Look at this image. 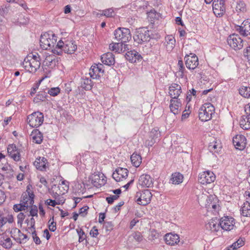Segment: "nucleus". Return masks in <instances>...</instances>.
Listing matches in <instances>:
<instances>
[{
	"label": "nucleus",
	"mask_w": 250,
	"mask_h": 250,
	"mask_svg": "<svg viewBox=\"0 0 250 250\" xmlns=\"http://www.w3.org/2000/svg\"><path fill=\"white\" fill-rule=\"evenodd\" d=\"M56 37L54 34L46 32L41 36L40 46L43 49H52L53 50V48L56 44Z\"/></svg>",
	"instance_id": "f257e3e1"
},
{
	"label": "nucleus",
	"mask_w": 250,
	"mask_h": 250,
	"mask_svg": "<svg viewBox=\"0 0 250 250\" xmlns=\"http://www.w3.org/2000/svg\"><path fill=\"white\" fill-rule=\"evenodd\" d=\"M214 112L215 108L213 105L209 103H207L200 108L198 117L202 122L208 121L212 118V116Z\"/></svg>",
	"instance_id": "f03ea898"
},
{
	"label": "nucleus",
	"mask_w": 250,
	"mask_h": 250,
	"mask_svg": "<svg viewBox=\"0 0 250 250\" xmlns=\"http://www.w3.org/2000/svg\"><path fill=\"white\" fill-rule=\"evenodd\" d=\"M151 31L147 27H143L137 29L133 36L134 40L139 44L149 42L151 38Z\"/></svg>",
	"instance_id": "7ed1b4c3"
},
{
	"label": "nucleus",
	"mask_w": 250,
	"mask_h": 250,
	"mask_svg": "<svg viewBox=\"0 0 250 250\" xmlns=\"http://www.w3.org/2000/svg\"><path fill=\"white\" fill-rule=\"evenodd\" d=\"M115 39L123 43L129 41L131 38L130 31L128 28L119 27L114 32Z\"/></svg>",
	"instance_id": "20e7f679"
},
{
	"label": "nucleus",
	"mask_w": 250,
	"mask_h": 250,
	"mask_svg": "<svg viewBox=\"0 0 250 250\" xmlns=\"http://www.w3.org/2000/svg\"><path fill=\"white\" fill-rule=\"evenodd\" d=\"M27 120L31 127L37 128L42 124L44 121V115L41 112H34L28 116Z\"/></svg>",
	"instance_id": "39448f33"
},
{
	"label": "nucleus",
	"mask_w": 250,
	"mask_h": 250,
	"mask_svg": "<svg viewBox=\"0 0 250 250\" xmlns=\"http://www.w3.org/2000/svg\"><path fill=\"white\" fill-rule=\"evenodd\" d=\"M41 62L33 58H30V56H27L22 62V66L25 69L30 73H35L40 68Z\"/></svg>",
	"instance_id": "423d86ee"
},
{
	"label": "nucleus",
	"mask_w": 250,
	"mask_h": 250,
	"mask_svg": "<svg viewBox=\"0 0 250 250\" xmlns=\"http://www.w3.org/2000/svg\"><path fill=\"white\" fill-rule=\"evenodd\" d=\"M56 48L61 49L65 53L71 54L76 50L77 45L73 41H66L63 42L60 40L57 42Z\"/></svg>",
	"instance_id": "0eeeda50"
},
{
	"label": "nucleus",
	"mask_w": 250,
	"mask_h": 250,
	"mask_svg": "<svg viewBox=\"0 0 250 250\" xmlns=\"http://www.w3.org/2000/svg\"><path fill=\"white\" fill-rule=\"evenodd\" d=\"M151 192L148 190H144L136 193L135 201L140 205L146 206L149 204L152 197Z\"/></svg>",
	"instance_id": "6e6552de"
},
{
	"label": "nucleus",
	"mask_w": 250,
	"mask_h": 250,
	"mask_svg": "<svg viewBox=\"0 0 250 250\" xmlns=\"http://www.w3.org/2000/svg\"><path fill=\"white\" fill-rule=\"evenodd\" d=\"M228 44L235 50L242 49L243 47V41L238 34H232L227 39Z\"/></svg>",
	"instance_id": "1a4fd4ad"
},
{
	"label": "nucleus",
	"mask_w": 250,
	"mask_h": 250,
	"mask_svg": "<svg viewBox=\"0 0 250 250\" xmlns=\"http://www.w3.org/2000/svg\"><path fill=\"white\" fill-rule=\"evenodd\" d=\"M216 176L213 172L208 170L199 174L198 181L202 185H207L214 182Z\"/></svg>",
	"instance_id": "9d476101"
},
{
	"label": "nucleus",
	"mask_w": 250,
	"mask_h": 250,
	"mask_svg": "<svg viewBox=\"0 0 250 250\" xmlns=\"http://www.w3.org/2000/svg\"><path fill=\"white\" fill-rule=\"evenodd\" d=\"M212 9L214 14L217 17H221L226 11L224 0H214L212 3Z\"/></svg>",
	"instance_id": "9b49d317"
},
{
	"label": "nucleus",
	"mask_w": 250,
	"mask_h": 250,
	"mask_svg": "<svg viewBox=\"0 0 250 250\" xmlns=\"http://www.w3.org/2000/svg\"><path fill=\"white\" fill-rule=\"evenodd\" d=\"M184 60L186 67L189 69L194 70L199 64L198 58L195 54H186Z\"/></svg>",
	"instance_id": "f8f14e48"
},
{
	"label": "nucleus",
	"mask_w": 250,
	"mask_h": 250,
	"mask_svg": "<svg viewBox=\"0 0 250 250\" xmlns=\"http://www.w3.org/2000/svg\"><path fill=\"white\" fill-rule=\"evenodd\" d=\"M235 224L234 219L232 217L224 216L220 219L219 225L222 229L226 231H229L233 229Z\"/></svg>",
	"instance_id": "ddd939ff"
},
{
	"label": "nucleus",
	"mask_w": 250,
	"mask_h": 250,
	"mask_svg": "<svg viewBox=\"0 0 250 250\" xmlns=\"http://www.w3.org/2000/svg\"><path fill=\"white\" fill-rule=\"evenodd\" d=\"M236 30L241 35L250 39V20H245L241 25L237 26Z\"/></svg>",
	"instance_id": "4468645a"
},
{
	"label": "nucleus",
	"mask_w": 250,
	"mask_h": 250,
	"mask_svg": "<svg viewBox=\"0 0 250 250\" xmlns=\"http://www.w3.org/2000/svg\"><path fill=\"white\" fill-rule=\"evenodd\" d=\"M27 188L26 191L22 194L21 202L28 207L31 206L34 203V194L30 190L28 186Z\"/></svg>",
	"instance_id": "2eb2a0df"
},
{
	"label": "nucleus",
	"mask_w": 250,
	"mask_h": 250,
	"mask_svg": "<svg viewBox=\"0 0 250 250\" xmlns=\"http://www.w3.org/2000/svg\"><path fill=\"white\" fill-rule=\"evenodd\" d=\"M7 152L9 156L15 161L18 162L21 160V151L18 149L16 145L10 144L7 147Z\"/></svg>",
	"instance_id": "dca6fc26"
},
{
	"label": "nucleus",
	"mask_w": 250,
	"mask_h": 250,
	"mask_svg": "<svg viewBox=\"0 0 250 250\" xmlns=\"http://www.w3.org/2000/svg\"><path fill=\"white\" fill-rule=\"evenodd\" d=\"M247 139L243 135H236L233 138L232 143L237 149L243 150L246 145Z\"/></svg>",
	"instance_id": "f3484780"
},
{
	"label": "nucleus",
	"mask_w": 250,
	"mask_h": 250,
	"mask_svg": "<svg viewBox=\"0 0 250 250\" xmlns=\"http://www.w3.org/2000/svg\"><path fill=\"white\" fill-rule=\"evenodd\" d=\"M125 59L131 63L141 61L143 58L137 51L135 50L127 51L125 55Z\"/></svg>",
	"instance_id": "a211bd4d"
},
{
	"label": "nucleus",
	"mask_w": 250,
	"mask_h": 250,
	"mask_svg": "<svg viewBox=\"0 0 250 250\" xmlns=\"http://www.w3.org/2000/svg\"><path fill=\"white\" fill-rule=\"evenodd\" d=\"M103 67L104 66L101 63L95 64V65H92L89 73L90 78L94 79H97L98 77H99V73L100 72L103 73L104 72Z\"/></svg>",
	"instance_id": "6ab92c4d"
},
{
	"label": "nucleus",
	"mask_w": 250,
	"mask_h": 250,
	"mask_svg": "<svg viewBox=\"0 0 250 250\" xmlns=\"http://www.w3.org/2000/svg\"><path fill=\"white\" fill-rule=\"evenodd\" d=\"M181 92V87L177 83H172L169 87V94L171 99H178Z\"/></svg>",
	"instance_id": "aec40b11"
},
{
	"label": "nucleus",
	"mask_w": 250,
	"mask_h": 250,
	"mask_svg": "<svg viewBox=\"0 0 250 250\" xmlns=\"http://www.w3.org/2000/svg\"><path fill=\"white\" fill-rule=\"evenodd\" d=\"M139 183L142 187L150 188L153 186L152 179L149 175L143 174L139 179Z\"/></svg>",
	"instance_id": "412c9836"
},
{
	"label": "nucleus",
	"mask_w": 250,
	"mask_h": 250,
	"mask_svg": "<svg viewBox=\"0 0 250 250\" xmlns=\"http://www.w3.org/2000/svg\"><path fill=\"white\" fill-rule=\"evenodd\" d=\"M170 103L169 108L171 112L174 115L179 114L180 112V107L182 105L180 99H171Z\"/></svg>",
	"instance_id": "4be33fe9"
},
{
	"label": "nucleus",
	"mask_w": 250,
	"mask_h": 250,
	"mask_svg": "<svg viewBox=\"0 0 250 250\" xmlns=\"http://www.w3.org/2000/svg\"><path fill=\"white\" fill-rule=\"evenodd\" d=\"M102 62L108 66H111L115 63L114 55L111 52H107L101 56Z\"/></svg>",
	"instance_id": "5701e85b"
},
{
	"label": "nucleus",
	"mask_w": 250,
	"mask_h": 250,
	"mask_svg": "<svg viewBox=\"0 0 250 250\" xmlns=\"http://www.w3.org/2000/svg\"><path fill=\"white\" fill-rule=\"evenodd\" d=\"M179 239L180 237L177 234L167 233L165 236L166 243L171 246L174 245L179 242Z\"/></svg>",
	"instance_id": "b1692460"
},
{
	"label": "nucleus",
	"mask_w": 250,
	"mask_h": 250,
	"mask_svg": "<svg viewBox=\"0 0 250 250\" xmlns=\"http://www.w3.org/2000/svg\"><path fill=\"white\" fill-rule=\"evenodd\" d=\"M127 45L121 42H112L109 45V49L118 53H121L125 49V46Z\"/></svg>",
	"instance_id": "393cba45"
},
{
	"label": "nucleus",
	"mask_w": 250,
	"mask_h": 250,
	"mask_svg": "<svg viewBox=\"0 0 250 250\" xmlns=\"http://www.w3.org/2000/svg\"><path fill=\"white\" fill-rule=\"evenodd\" d=\"M47 159L44 157L37 158L34 164L36 167L41 171H44L46 168Z\"/></svg>",
	"instance_id": "a878e982"
},
{
	"label": "nucleus",
	"mask_w": 250,
	"mask_h": 250,
	"mask_svg": "<svg viewBox=\"0 0 250 250\" xmlns=\"http://www.w3.org/2000/svg\"><path fill=\"white\" fill-rule=\"evenodd\" d=\"M13 242L10 238L7 236L3 235L0 237V246L3 248L9 249L12 248Z\"/></svg>",
	"instance_id": "bb28decb"
},
{
	"label": "nucleus",
	"mask_w": 250,
	"mask_h": 250,
	"mask_svg": "<svg viewBox=\"0 0 250 250\" xmlns=\"http://www.w3.org/2000/svg\"><path fill=\"white\" fill-rule=\"evenodd\" d=\"M240 125L244 130L250 129V114H246L241 117Z\"/></svg>",
	"instance_id": "cd10ccee"
},
{
	"label": "nucleus",
	"mask_w": 250,
	"mask_h": 250,
	"mask_svg": "<svg viewBox=\"0 0 250 250\" xmlns=\"http://www.w3.org/2000/svg\"><path fill=\"white\" fill-rule=\"evenodd\" d=\"M93 83L91 79L86 76H83L81 79V86L82 88L85 90L91 89Z\"/></svg>",
	"instance_id": "c85d7f7f"
},
{
	"label": "nucleus",
	"mask_w": 250,
	"mask_h": 250,
	"mask_svg": "<svg viewBox=\"0 0 250 250\" xmlns=\"http://www.w3.org/2000/svg\"><path fill=\"white\" fill-rule=\"evenodd\" d=\"M207 229H210L213 231H217L220 227L219 222L217 218L212 219L207 225Z\"/></svg>",
	"instance_id": "c756f323"
},
{
	"label": "nucleus",
	"mask_w": 250,
	"mask_h": 250,
	"mask_svg": "<svg viewBox=\"0 0 250 250\" xmlns=\"http://www.w3.org/2000/svg\"><path fill=\"white\" fill-rule=\"evenodd\" d=\"M1 169L4 172L5 176L8 179L14 177V170L11 166L8 163L4 165Z\"/></svg>",
	"instance_id": "7c9ffc66"
},
{
	"label": "nucleus",
	"mask_w": 250,
	"mask_h": 250,
	"mask_svg": "<svg viewBox=\"0 0 250 250\" xmlns=\"http://www.w3.org/2000/svg\"><path fill=\"white\" fill-rule=\"evenodd\" d=\"M31 136L32 137L33 141L38 144L42 143L43 139V136L41 132L38 129H34L32 131Z\"/></svg>",
	"instance_id": "2f4dec72"
},
{
	"label": "nucleus",
	"mask_w": 250,
	"mask_h": 250,
	"mask_svg": "<svg viewBox=\"0 0 250 250\" xmlns=\"http://www.w3.org/2000/svg\"><path fill=\"white\" fill-rule=\"evenodd\" d=\"M183 180V176L179 172H175L172 174L170 182L175 185L181 183Z\"/></svg>",
	"instance_id": "473e14b6"
},
{
	"label": "nucleus",
	"mask_w": 250,
	"mask_h": 250,
	"mask_svg": "<svg viewBox=\"0 0 250 250\" xmlns=\"http://www.w3.org/2000/svg\"><path fill=\"white\" fill-rule=\"evenodd\" d=\"M131 163L133 166L138 167L142 163V157L139 154L134 152L130 156Z\"/></svg>",
	"instance_id": "72a5a7b5"
},
{
	"label": "nucleus",
	"mask_w": 250,
	"mask_h": 250,
	"mask_svg": "<svg viewBox=\"0 0 250 250\" xmlns=\"http://www.w3.org/2000/svg\"><path fill=\"white\" fill-rule=\"evenodd\" d=\"M166 48L167 51H171L175 47L176 41L172 35H167L166 37Z\"/></svg>",
	"instance_id": "f704fd0d"
},
{
	"label": "nucleus",
	"mask_w": 250,
	"mask_h": 250,
	"mask_svg": "<svg viewBox=\"0 0 250 250\" xmlns=\"http://www.w3.org/2000/svg\"><path fill=\"white\" fill-rule=\"evenodd\" d=\"M241 214L245 217H250V203L247 201L244 203L241 207Z\"/></svg>",
	"instance_id": "c9c22d12"
},
{
	"label": "nucleus",
	"mask_w": 250,
	"mask_h": 250,
	"mask_svg": "<svg viewBox=\"0 0 250 250\" xmlns=\"http://www.w3.org/2000/svg\"><path fill=\"white\" fill-rule=\"evenodd\" d=\"M239 93L243 97L247 98L250 97V87L241 86L239 89Z\"/></svg>",
	"instance_id": "e433bc0d"
},
{
	"label": "nucleus",
	"mask_w": 250,
	"mask_h": 250,
	"mask_svg": "<svg viewBox=\"0 0 250 250\" xmlns=\"http://www.w3.org/2000/svg\"><path fill=\"white\" fill-rule=\"evenodd\" d=\"M208 149L210 151L218 152L221 148L220 144L216 141L210 143L208 145Z\"/></svg>",
	"instance_id": "4c0bfd02"
},
{
	"label": "nucleus",
	"mask_w": 250,
	"mask_h": 250,
	"mask_svg": "<svg viewBox=\"0 0 250 250\" xmlns=\"http://www.w3.org/2000/svg\"><path fill=\"white\" fill-rule=\"evenodd\" d=\"M116 13L114 11L112 8H108L102 11V13L100 14V16H104L107 18L113 17L115 16Z\"/></svg>",
	"instance_id": "58836bf2"
},
{
	"label": "nucleus",
	"mask_w": 250,
	"mask_h": 250,
	"mask_svg": "<svg viewBox=\"0 0 250 250\" xmlns=\"http://www.w3.org/2000/svg\"><path fill=\"white\" fill-rule=\"evenodd\" d=\"M160 132L157 128L152 129L150 133V138L156 140V142L160 139Z\"/></svg>",
	"instance_id": "ea45409f"
},
{
	"label": "nucleus",
	"mask_w": 250,
	"mask_h": 250,
	"mask_svg": "<svg viewBox=\"0 0 250 250\" xmlns=\"http://www.w3.org/2000/svg\"><path fill=\"white\" fill-rule=\"evenodd\" d=\"M47 96V93L44 92H39L34 98V102L38 103L40 101H44Z\"/></svg>",
	"instance_id": "a19ab883"
},
{
	"label": "nucleus",
	"mask_w": 250,
	"mask_h": 250,
	"mask_svg": "<svg viewBox=\"0 0 250 250\" xmlns=\"http://www.w3.org/2000/svg\"><path fill=\"white\" fill-rule=\"evenodd\" d=\"M68 184V182L66 180H62L61 181V183L59 184L57 188H59V189H60L61 188H62L63 191H61L59 192L60 194H63L65 193V192L67 191V190L69 189V186Z\"/></svg>",
	"instance_id": "79ce46f5"
},
{
	"label": "nucleus",
	"mask_w": 250,
	"mask_h": 250,
	"mask_svg": "<svg viewBox=\"0 0 250 250\" xmlns=\"http://www.w3.org/2000/svg\"><path fill=\"white\" fill-rule=\"evenodd\" d=\"M116 171L119 173L120 177H121V179L123 178H126L128 176V171L126 168L118 167L116 169Z\"/></svg>",
	"instance_id": "37998d69"
},
{
	"label": "nucleus",
	"mask_w": 250,
	"mask_h": 250,
	"mask_svg": "<svg viewBox=\"0 0 250 250\" xmlns=\"http://www.w3.org/2000/svg\"><path fill=\"white\" fill-rule=\"evenodd\" d=\"M236 10L237 12H244L246 11V5L245 2L243 1L240 0L237 2V5L236 6Z\"/></svg>",
	"instance_id": "c03bdc74"
},
{
	"label": "nucleus",
	"mask_w": 250,
	"mask_h": 250,
	"mask_svg": "<svg viewBox=\"0 0 250 250\" xmlns=\"http://www.w3.org/2000/svg\"><path fill=\"white\" fill-rule=\"evenodd\" d=\"M28 207L25 205L24 204H22L21 202L20 204H16L14 205L13 209L16 212H18L20 211L25 210L27 209Z\"/></svg>",
	"instance_id": "a18cd8bd"
},
{
	"label": "nucleus",
	"mask_w": 250,
	"mask_h": 250,
	"mask_svg": "<svg viewBox=\"0 0 250 250\" xmlns=\"http://www.w3.org/2000/svg\"><path fill=\"white\" fill-rule=\"evenodd\" d=\"M60 92V89L58 87H53L48 91V93L52 96H56Z\"/></svg>",
	"instance_id": "49530a36"
},
{
	"label": "nucleus",
	"mask_w": 250,
	"mask_h": 250,
	"mask_svg": "<svg viewBox=\"0 0 250 250\" xmlns=\"http://www.w3.org/2000/svg\"><path fill=\"white\" fill-rule=\"evenodd\" d=\"M48 228L51 231L54 232L56 229V223L54 221V217H52L48 221Z\"/></svg>",
	"instance_id": "de8ad7c7"
},
{
	"label": "nucleus",
	"mask_w": 250,
	"mask_h": 250,
	"mask_svg": "<svg viewBox=\"0 0 250 250\" xmlns=\"http://www.w3.org/2000/svg\"><path fill=\"white\" fill-rule=\"evenodd\" d=\"M158 15V14L154 10H151L148 13V18L149 20L152 21H154V19L157 18V16Z\"/></svg>",
	"instance_id": "09e8293b"
},
{
	"label": "nucleus",
	"mask_w": 250,
	"mask_h": 250,
	"mask_svg": "<svg viewBox=\"0 0 250 250\" xmlns=\"http://www.w3.org/2000/svg\"><path fill=\"white\" fill-rule=\"evenodd\" d=\"M133 238L138 242H140L143 240V237L141 232L137 231L132 234Z\"/></svg>",
	"instance_id": "8fccbe9b"
},
{
	"label": "nucleus",
	"mask_w": 250,
	"mask_h": 250,
	"mask_svg": "<svg viewBox=\"0 0 250 250\" xmlns=\"http://www.w3.org/2000/svg\"><path fill=\"white\" fill-rule=\"evenodd\" d=\"M244 244V242L242 240H238L237 241L234 243L231 246V248L237 250L238 248L242 247Z\"/></svg>",
	"instance_id": "3c124183"
},
{
	"label": "nucleus",
	"mask_w": 250,
	"mask_h": 250,
	"mask_svg": "<svg viewBox=\"0 0 250 250\" xmlns=\"http://www.w3.org/2000/svg\"><path fill=\"white\" fill-rule=\"evenodd\" d=\"M219 205L216 203H212L211 202L210 203L208 202V209L211 208L214 211H216L219 210Z\"/></svg>",
	"instance_id": "603ef678"
},
{
	"label": "nucleus",
	"mask_w": 250,
	"mask_h": 250,
	"mask_svg": "<svg viewBox=\"0 0 250 250\" xmlns=\"http://www.w3.org/2000/svg\"><path fill=\"white\" fill-rule=\"evenodd\" d=\"M76 231L79 235V242L81 243L84 239V238H83V236L85 235V232L82 229H77Z\"/></svg>",
	"instance_id": "864d4df0"
},
{
	"label": "nucleus",
	"mask_w": 250,
	"mask_h": 250,
	"mask_svg": "<svg viewBox=\"0 0 250 250\" xmlns=\"http://www.w3.org/2000/svg\"><path fill=\"white\" fill-rule=\"evenodd\" d=\"M18 239L20 240L19 242L20 243H25L28 239L27 235L24 234L21 231V233L18 235Z\"/></svg>",
	"instance_id": "5fc2aeb1"
},
{
	"label": "nucleus",
	"mask_w": 250,
	"mask_h": 250,
	"mask_svg": "<svg viewBox=\"0 0 250 250\" xmlns=\"http://www.w3.org/2000/svg\"><path fill=\"white\" fill-rule=\"evenodd\" d=\"M178 66H179V72L181 73V76H183L185 70L183 62L182 60H180L178 62Z\"/></svg>",
	"instance_id": "6e6d98bb"
},
{
	"label": "nucleus",
	"mask_w": 250,
	"mask_h": 250,
	"mask_svg": "<svg viewBox=\"0 0 250 250\" xmlns=\"http://www.w3.org/2000/svg\"><path fill=\"white\" fill-rule=\"evenodd\" d=\"M24 218H25V215L23 213L20 212V213H19L17 216V219H18L17 223H18V224H20V226H21L22 222H23V220L24 219Z\"/></svg>",
	"instance_id": "4d7b16f0"
},
{
	"label": "nucleus",
	"mask_w": 250,
	"mask_h": 250,
	"mask_svg": "<svg viewBox=\"0 0 250 250\" xmlns=\"http://www.w3.org/2000/svg\"><path fill=\"white\" fill-rule=\"evenodd\" d=\"M244 56L248 60V61L250 62V46L247 47L244 49Z\"/></svg>",
	"instance_id": "13d9d810"
},
{
	"label": "nucleus",
	"mask_w": 250,
	"mask_h": 250,
	"mask_svg": "<svg viewBox=\"0 0 250 250\" xmlns=\"http://www.w3.org/2000/svg\"><path fill=\"white\" fill-rule=\"evenodd\" d=\"M32 208L30 211V215L32 217L37 216L38 215V209L36 206H32Z\"/></svg>",
	"instance_id": "bf43d9fd"
},
{
	"label": "nucleus",
	"mask_w": 250,
	"mask_h": 250,
	"mask_svg": "<svg viewBox=\"0 0 250 250\" xmlns=\"http://www.w3.org/2000/svg\"><path fill=\"white\" fill-rule=\"evenodd\" d=\"M158 236L159 234L155 230H152L149 235V239L152 240H155L158 237Z\"/></svg>",
	"instance_id": "052dcab7"
},
{
	"label": "nucleus",
	"mask_w": 250,
	"mask_h": 250,
	"mask_svg": "<svg viewBox=\"0 0 250 250\" xmlns=\"http://www.w3.org/2000/svg\"><path fill=\"white\" fill-rule=\"evenodd\" d=\"M104 226L107 231H110L113 229V225L111 222H104Z\"/></svg>",
	"instance_id": "680f3d73"
},
{
	"label": "nucleus",
	"mask_w": 250,
	"mask_h": 250,
	"mask_svg": "<svg viewBox=\"0 0 250 250\" xmlns=\"http://www.w3.org/2000/svg\"><path fill=\"white\" fill-rule=\"evenodd\" d=\"M7 218H5L0 215V232L2 231L1 228L6 223Z\"/></svg>",
	"instance_id": "e2e57ef3"
},
{
	"label": "nucleus",
	"mask_w": 250,
	"mask_h": 250,
	"mask_svg": "<svg viewBox=\"0 0 250 250\" xmlns=\"http://www.w3.org/2000/svg\"><path fill=\"white\" fill-rule=\"evenodd\" d=\"M90 235L93 237H96L99 234L98 229L96 227H93L90 232Z\"/></svg>",
	"instance_id": "0e129e2a"
},
{
	"label": "nucleus",
	"mask_w": 250,
	"mask_h": 250,
	"mask_svg": "<svg viewBox=\"0 0 250 250\" xmlns=\"http://www.w3.org/2000/svg\"><path fill=\"white\" fill-rule=\"evenodd\" d=\"M112 177L117 182H120L122 180L121 177H120L119 173H118V172L116 171V169L113 173Z\"/></svg>",
	"instance_id": "69168bd1"
},
{
	"label": "nucleus",
	"mask_w": 250,
	"mask_h": 250,
	"mask_svg": "<svg viewBox=\"0 0 250 250\" xmlns=\"http://www.w3.org/2000/svg\"><path fill=\"white\" fill-rule=\"evenodd\" d=\"M45 203L49 206L55 207L56 205L60 204V203H57L55 200L49 199L46 201Z\"/></svg>",
	"instance_id": "338daca9"
},
{
	"label": "nucleus",
	"mask_w": 250,
	"mask_h": 250,
	"mask_svg": "<svg viewBox=\"0 0 250 250\" xmlns=\"http://www.w3.org/2000/svg\"><path fill=\"white\" fill-rule=\"evenodd\" d=\"M156 142V140H154L152 138L150 140H147L145 142V145L149 147L152 146Z\"/></svg>",
	"instance_id": "774afa93"
}]
</instances>
